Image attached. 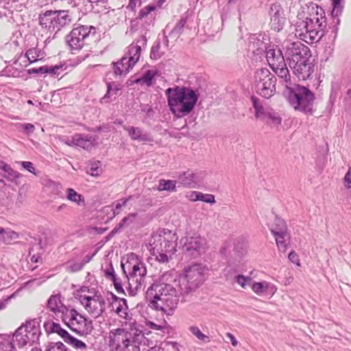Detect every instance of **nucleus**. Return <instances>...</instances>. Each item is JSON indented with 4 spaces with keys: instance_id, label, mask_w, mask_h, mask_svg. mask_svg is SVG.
<instances>
[{
    "instance_id": "1",
    "label": "nucleus",
    "mask_w": 351,
    "mask_h": 351,
    "mask_svg": "<svg viewBox=\"0 0 351 351\" xmlns=\"http://www.w3.org/2000/svg\"><path fill=\"white\" fill-rule=\"evenodd\" d=\"M142 343L149 346V340L134 324L128 328L111 329L108 335V345L110 351H140Z\"/></svg>"
},
{
    "instance_id": "2",
    "label": "nucleus",
    "mask_w": 351,
    "mask_h": 351,
    "mask_svg": "<svg viewBox=\"0 0 351 351\" xmlns=\"http://www.w3.org/2000/svg\"><path fill=\"white\" fill-rule=\"evenodd\" d=\"M309 16H298L295 23V36L306 43H317L325 34L327 22L322 8L312 7Z\"/></svg>"
},
{
    "instance_id": "3",
    "label": "nucleus",
    "mask_w": 351,
    "mask_h": 351,
    "mask_svg": "<svg viewBox=\"0 0 351 351\" xmlns=\"http://www.w3.org/2000/svg\"><path fill=\"white\" fill-rule=\"evenodd\" d=\"M179 291L170 284L155 282L146 291L149 306L167 315H171L179 302Z\"/></svg>"
},
{
    "instance_id": "4",
    "label": "nucleus",
    "mask_w": 351,
    "mask_h": 351,
    "mask_svg": "<svg viewBox=\"0 0 351 351\" xmlns=\"http://www.w3.org/2000/svg\"><path fill=\"white\" fill-rule=\"evenodd\" d=\"M168 106L172 114L181 118L189 114L198 99L197 90L190 87L176 86L165 90Z\"/></svg>"
},
{
    "instance_id": "5",
    "label": "nucleus",
    "mask_w": 351,
    "mask_h": 351,
    "mask_svg": "<svg viewBox=\"0 0 351 351\" xmlns=\"http://www.w3.org/2000/svg\"><path fill=\"white\" fill-rule=\"evenodd\" d=\"M121 266L128 280V292L130 295L135 296L145 282L147 274L145 264L132 253L128 256L125 262L121 261Z\"/></svg>"
},
{
    "instance_id": "6",
    "label": "nucleus",
    "mask_w": 351,
    "mask_h": 351,
    "mask_svg": "<svg viewBox=\"0 0 351 351\" xmlns=\"http://www.w3.org/2000/svg\"><path fill=\"white\" fill-rule=\"evenodd\" d=\"M206 271V268L201 264H193L184 267L178 278L180 295L185 297L195 292L205 281Z\"/></svg>"
},
{
    "instance_id": "7",
    "label": "nucleus",
    "mask_w": 351,
    "mask_h": 351,
    "mask_svg": "<svg viewBox=\"0 0 351 351\" xmlns=\"http://www.w3.org/2000/svg\"><path fill=\"white\" fill-rule=\"evenodd\" d=\"M149 250L161 263H168L169 258L176 251V245L171 232L165 230L154 232L149 241Z\"/></svg>"
},
{
    "instance_id": "8",
    "label": "nucleus",
    "mask_w": 351,
    "mask_h": 351,
    "mask_svg": "<svg viewBox=\"0 0 351 351\" xmlns=\"http://www.w3.org/2000/svg\"><path fill=\"white\" fill-rule=\"evenodd\" d=\"M287 94L289 104L295 110L305 114H313L315 96L309 88L299 84H293L287 90Z\"/></svg>"
},
{
    "instance_id": "9",
    "label": "nucleus",
    "mask_w": 351,
    "mask_h": 351,
    "mask_svg": "<svg viewBox=\"0 0 351 351\" xmlns=\"http://www.w3.org/2000/svg\"><path fill=\"white\" fill-rule=\"evenodd\" d=\"M72 20V15L66 10H46L38 16L39 24L42 28L56 33L69 25Z\"/></svg>"
},
{
    "instance_id": "10",
    "label": "nucleus",
    "mask_w": 351,
    "mask_h": 351,
    "mask_svg": "<svg viewBox=\"0 0 351 351\" xmlns=\"http://www.w3.org/2000/svg\"><path fill=\"white\" fill-rule=\"evenodd\" d=\"M61 319L70 330L80 336L90 334L93 329L92 320L86 318L74 308H69Z\"/></svg>"
},
{
    "instance_id": "11",
    "label": "nucleus",
    "mask_w": 351,
    "mask_h": 351,
    "mask_svg": "<svg viewBox=\"0 0 351 351\" xmlns=\"http://www.w3.org/2000/svg\"><path fill=\"white\" fill-rule=\"evenodd\" d=\"M40 335V322L37 319H33L27 321L25 324L22 325L16 330L13 341L21 348L28 343L38 341Z\"/></svg>"
},
{
    "instance_id": "12",
    "label": "nucleus",
    "mask_w": 351,
    "mask_h": 351,
    "mask_svg": "<svg viewBox=\"0 0 351 351\" xmlns=\"http://www.w3.org/2000/svg\"><path fill=\"white\" fill-rule=\"evenodd\" d=\"M96 29L92 25H79L66 35L65 40L71 51H79L86 44L89 38L94 36Z\"/></svg>"
},
{
    "instance_id": "13",
    "label": "nucleus",
    "mask_w": 351,
    "mask_h": 351,
    "mask_svg": "<svg viewBox=\"0 0 351 351\" xmlns=\"http://www.w3.org/2000/svg\"><path fill=\"white\" fill-rule=\"evenodd\" d=\"M276 77L267 69L257 70L255 75V86L258 94L269 99L276 92Z\"/></svg>"
},
{
    "instance_id": "14",
    "label": "nucleus",
    "mask_w": 351,
    "mask_h": 351,
    "mask_svg": "<svg viewBox=\"0 0 351 351\" xmlns=\"http://www.w3.org/2000/svg\"><path fill=\"white\" fill-rule=\"evenodd\" d=\"M180 243L184 254L191 258H198L207 249L206 239L197 234L186 235L181 239Z\"/></svg>"
},
{
    "instance_id": "15",
    "label": "nucleus",
    "mask_w": 351,
    "mask_h": 351,
    "mask_svg": "<svg viewBox=\"0 0 351 351\" xmlns=\"http://www.w3.org/2000/svg\"><path fill=\"white\" fill-rule=\"evenodd\" d=\"M253 107L255 109V117L266 122L271 127H278L282 122L279 114L269 106L262 105L259 99L253 96L251 98Z\"/></svg>"
},
{
    "instance_id": "16",
    "label": "nucleus",
    "mask_w": 351,
    "mask_h": 351,
    "mask_svg": "<svg viewBox=\"0 0 351 351\" xmlns=\"http://www.w3.org/2000/svg\"><path fill=\"white\" fill-rule=\"evenodd\" d=\"M78 299L86 311L95 318L99 317L105 311V299L98 292L93 296L80 295Z\"/></svg>"
},
{
    "instance_id": "17",
    "label": "nucleus",
    "mask_w": 351,
    "mask_h": 351,
    "mask_svg": "<svg viewBox=\"0 0 351 351\" xmlns=\"http://www.w3.org/2000/svg\"><path fill=\"white\" fill-rule=\"evenodd\" d=\"M285 56L289 66L298 63L302 59L308 58L311 56L309 48L300 41L287 42L285 45Z\"/></svg>"
},
{
    "instance_id": "18",
    "label": "nucleus",
    "mask_w": 351,
    "mask_h": 351,
    "mask_svg": "<svg viewBox=\"0 0 351 351\" xmlns=\"http://www.w3.org/2000/svg\"><path fill=\"white\" fill-rule=\"evenodd\" d=\"M269 14L270 16L271 28L276 32L282 30L287 20L281 5L277 3L271 4L269 8Z\"/></svg>"
},
{
    "instance_id": "19",
    "label": "nucleus",
    "mask_w": 351,
    "mask_h": 351,
    "mask_svg": "<svg viewBox=\"0 0 351 351\" xmlns=\"http://www.w3.org/2000/svg\"><path fill=\"white\" fill-rule=\"evenodd\" d=\"M95 139L89 134H75L69 138L65 143L69 146H77L86 150H90L95 145Z\"/></svg>"
},
{
    "instance_id": "20",
    "label": "nucleus",
    "mask_w": 351,
    "mask_h": 351,
    "mask_svg": "<svg viewBox=\"0 0 351 351\" xmlns=\"http://www.w3.org/2000/svg\"><path fill=\"white\" fill-rule=\"evenodd\" d=\"M293 73L299 80H307L314 71V65L309 61L308 58L302 59L298 63L289 66Z\"/></svg>"
},
{
    "instance_id": "21",
    "label": "nucleus",
    "mask_w": 351,
    "mask_h": 351,
    "mask_svg": "<svg viewBox=\"0 0 351 351\" xmlns=\"http://www.w3.org/2000/svg\"><path fill=\"white\" fill-rule=\"evenodd\" d=\"M147 45V39L143 36L133 42L129 47L125 55L130 59V64L135 65L139 60L141 51Z\"/></svg>"
},
{
    "instance_id": "22",
    "label": "nucleus",
    "mask_w": 351,
    "mask_h": 351,
    "mask_svg": "<svg viewBox=\"0 0 351 351\" xmlns=\"http://www.w3.org/2000/svg\"><path fill=\"white\" fill-rule=\"evenodd\" d=\"M266 58L271 69L285 66V58L280 49L268 47L265 49Z\"/></svg>"
},
{
    "instance_id": "23",
    "label": "nucleus",
    "mask_w": 351,
    "mask_h": 351,
    "mask_svg": "<svg viewBox=\"0 0 351 351\" xmlns=\"http://www.w3.org/2000/svg\"><path fill=\"white\" fill-rule=\"evenodd\" d=\"M61 294L57 293L51 295L47 301V308L56 316L60 315V318L64 314L69 307L65 306L61 300Z\"/></svg>"
},
{
    "instance_id": "24",
    "label": "nucleus",
    "mask_w": 351,
    "mask_h": 351,
    "mask_svg": "<svg viewBox=\"0 0 351 351\" xmlns=\"http://www.w3.org/2000/svg\"><path fill=\"white\" fill-rule=\"evenodd\" d=\"M202 178L201 174L188 170L178 176V182L184 186L195 187Z\"/></svg>"
},
{
    "instance_id": "25",
    "label": "nucleus",
    "mask_w": 351,
    "mask_h": 351,
    "mask_svg": "<svg viewBox=\"0 0 351 351\" xmlns=\"http://www.w3.org/2000/svg\"><path fill=\"white\" fill-rule=\"evenodd\" d=\"M1 170L3 171L4 174L3 177L7 180L14 183L16 185L20 184V178L23 177V175L14 170L10 165L6 164L3 161H0Z\"/></svg>"
},
{
    "instance_id": "26",
    "label": "nucleus",
    "mask_w": 351,
    "mask_h": 351,
    "mask_svg": "<svg viewBox=\"0 0 351 351\" xmlns=\"http://www.w3.org/2000/svg\"><path fill=\"white\" fill-rule=\"evenodd\" d=\"M271 69L285 83V86L287 90L293 86V84L291 82V76L286 64L285 66H278L277 67H274V69Z\"/></svg>"
},
{
    "instance_id": "27",
    "label": "nucleus",
    "mask_w": 351,
    "mask_h": 351,
    "mask_svg": "<svg viewBox=\"0 0 351 351\" xmlns=\"http://www.w3.org/2000/svg\"><path fill=\"white\" fill-rule=\"evenodd\" d=\"M123 129L126 130L128 135L134 141H148L149 136L147 133H143L140 128H135L132 126H123Z\"/></svg>"
},
{
    "instance_id": "28",
    "label": "nucleus",
    "mask_w": 351,
    "mask_h": 351,
    "mask_svg": "<svg viewBox=\"0 0 351 351\" xmlns=\"http://www.w3.org/2000/svg\"><path fill=\"white\" fill-rule=\"evenodd\" d=\"M115 300L118 301V306L116 307V313L122 318L130 320L131 317L128 313L127 300L124 298H119L116 295H113Z\"/></svg>"
},
{
    "instance_id": "29",
    "label": "nucleus",
    "mask_w": 351,
    "mask_h": 351,
    "mask_svg": "<svg viewBox=\"0 0 351 351\" xmlns=\"http://www.w3.org/2000/svg\"><path fill=\"white\" fill-rule=\"evenodd\" d=\"M156 10V6L154 5H148L141 9L138 13V19L141 20L147 19L149 21V25L153 23L154 19V13Z\"/></svg>"
},
{
    "instance_id": "30",
    "label": "nucleus",
    "mask_w": 351,
    "mask_h": 351,
    "mask_svg": "<svg viewBox=\"0 0 351 351\" xmlns=\"http://www.w3.org/2000/svg\"><path fill=\"white\" fill-rule=\"evenodd\" d=\"M276 239V245L280 251L285 252L287 249V245L285 241L286 239L289 238L288 232H282L278 233V232L275 231L274 233H271Z\"/></svg>"
},
{
    "instance_id": "31",
    "label": "nucleus",
    "mask_w": 351,
    "mask_h": 351,
    "mask_svg": "<svg viewBox=\"0 0 351 351\" xmlns=\"http://www.w3.org/2000/svg\"><path fill=\"white\" fill-rule=\"evenodd\" d=\"M185 24L186 20L184 19H180L175 25V27L169 30L168 36L177 39L182 33ZM165 37L167 38V36L165 35Z\"/></svg>"
},
{
    "instance_id": "32",
    "label": "nucleus",
    "mask_w": 351,
    "mask_h": 351,
    "mask_svg": "<svg viewBox=\"0 0 351 351\" xmlns=\"http://www.w3.org/2000/svg\"><path fill=\"white\" fill-rule=\"evenodd\" d=\"M66 199L71 202L76 203L78 205L84 204V197L77 193L74 189L69 188L66 191Z\"/></svg>"
},
{
    "instance_id": "33",
    "label": "nucleus",
    "mask_w": 351,
    "mask_h": 351,
    "mask_svg": "<svg viewBox=\"0 0 351 351\" xmlns=\"http://www.w3.org/2000/svg\"><path fill=\"white\" fill-rule=\"evenodd\" d=\"M0 236L3 241L9 243L12 241H14L19 238V234L11 230H5L0 227Z\"/></svg>"
},
{
    "instance_id": "34",
    "label": "nucleus",
    "mask_w": 351,
    "mask_h": 351,
    "mask_svg": "<svg viewBox=\"0 0 351 351\" xmlns=\"http://www.w3.org/2000/svg\"><path fill=\"white\" fill-rule=\"evenodd\" d=\"M342 1L343 0H332V10L331 12V15L334 19L337 20L336 23L337 24L340 22L339 16L341 14L343 11V5L341 4Z\"/></svg>"
},
{
    "instance_id": "35",
    "label": "nucleus",
    "mask_w": 351,
    "mask_h": 351,
    "mask_svg": "<svg viewBox=\"0 0 351 351\" xmlns=\"http://www.w3.org/2000/svg\"><path fill=\"white\" fill-rule=\"evenodd\" d=\"M102 172L100 161L91 162L86 168V173L92 176H98Z\"/></svg>"
},
{
    "instance_id": "36",
    "label": "nucleus",
    "mask_w": 351,
    "mask_h": 351,
    "mask_svg": "<svg viewBox=\"0 0 351 351\" xmlns=\"http://www.w3.org/2000/svg\"><path fill=\"white\" fill-rule=\"evenodd\" d=\"M270 230L271 233H274L275 231L278 232V233H280V232H288L286 222L284 219L278 217H276L274 225Z\"/></svg>"
},
{
    "instance_id": "37",
    "label": "nucleus",
    "mask_w": 351,
    "mask_h": 351,
    "mask_svg": "<svg viewBox=\"0 0 351 351\" xmlns=\"http://www.w3.org/2000/svg\"><path fill=\"white\" fill-rule=\"evenodd\" d=\"M177 181L160 180L158 186V191H175Z\"/></svg>"
},
{
    "instance_id": "38",
    "label": "nucleus",
    "mask_w": 351,
    "mask_h": 351,
    "mask_svg": "<svg viewBox=\"0 0 351 351\" xmlns=\"http://www.w3.org/2000/svg\"><path fill=\"white\" fill-rule=\"evenodd\" d=\"M156 75V72L152 70L147 71L145 74L136 80V83L145 84L147 86L152 84V80Z\"/></svg>"
},
{
    "instance_id": "39",
    "label": "nucleus",
    "mask_w": 351,
    "mask_h": 351,
    "mask_svg": "<svg viewBox=\"0 0 351 351\" xmlns=\"http://www.w3.org/2000/svg\"><path fill=\"white\" fill-rule=\"evenodd\" d=\"M66 343L69 344L73 348L76 350H80L82 351L86 350L88 348L87 345L84 342L80 339H77V338L73 337L72 335L69 337V339L66 341Z\"/></svg>"
},
{
    "instance_id": "40",
    "label": "nucleus",
    "mask_w": 351,
    "mask_h": 351,
    "mask_svg": "<svg viewBox=\"0 0 351 351\" xmlns=\"http://www.w3.org/2000/svg\"><path fill=\"white\" fill-rule=\"evenodd\" d=\"M245 253L246 251L244 248L241 247V249H238V247H234L230 254V261H231L232 263L240 262Z\"/></svg>"
},
{
    "instance_id": "41",
    "label": "nucleus",
    "mask_w": 351,
    "mask_h": 351,
    "mask_svg": "<svg viewBox=\"0 0 351 351\" xmlns=\"http://www.w3.org/2000/svg\"><path fill=\"white\" fill-rule=\"evenodd\" d=\"M189 331L195 335L199 340L203 342H209L210 338L208 336L203 334L197 326H193L189 328Z\"/></svg>"
},
{
    "instance_id": "42",
    "label": "nucleus",
    "mask_w": 351,
    "mask_h": 351,
    "mask_svg": "<svg viewBox=\"0 0 351 351\" xmlns=\"http://www.w3.org/2000/svg\"><path fill=\"white\" fill-rule=\"evenodd\" d=\"M40 56V51L36 48L29 49L25 53V57L27 58L29 63L37 61Z\"/></svg>"
},
{
    "instance_id": "43",
    "label": "nucleus",
    "mask_w": 351,
    "mask_h": 351,
    "mask_svg": "<svg viewBox=\"0 0 351 351\" xmlns=\"http://www.w3.org/2000/svg\"><path fill=\"white\" fill-rule=\"evenodd\" d=\"M45 351H68L66 347L60 341L51 342L46 346Z\"/></svg>"
},
{
    "instance_id": "44",
    "label": "nucleus",
    "mask_w": 351,
    "mask_h": 351,
    "mask_svg": "<svg viewBox=\"0 0 351 351\" xmlns=\"http://www.w3.org/2000/svg\"><path fill=\"white\" fill-rule=\"evenodd\" d=\"M269 285V283L267 282H254L252 285V289L254 293L260 295L264 293L266 289H268Z\"/></svg>"
},
{
    "instance_id": "45",
    "label": "nucleus",
    "mask_w": 351,
    "mask_h": 351,
    "mask_svg": "<svg viewBox=\"0 0 351 351\" xmlns=\"http://www.w3.org/2000/svg\"><path fill=\"white\" fill-rule=\"evenodd\" d=\"M163 53L164 52L160 51V43H155L151 49L150 58L153 60H157L160 58L163 55Z\"/></svg>"
},
{
    "instance_id": "46",
    "label": "nucleus",
    "mask_w": 351,
    "mask_h": 351,
    "mask_svg": "<svg viewBox=\"0 0 351 351\" xmlns=\"http://www.w3.org/2000/svg\"><path fill=\"white\" fill-rule=\"evenodd\" d=\"M84 267L82 262L69 261L66 265V271L71 273L80 271Z\"/></svg>"
},
{
    "instance_id": "47",
    "label": "nucleus",
    "mask_w": 351,
    "mask_h": 351,
    "mask_svg": "<svg viewBox=\"0 0 351 351\" xmlns=\"http://www.w3.org/2000/svg\"><path fill=\"white\" fill-rule=\"evenodd\" d=\"M137 214L136 213H131L128 216L125 217L122 219V220L117 225L119 228L121 229L125 225H129L134 221V219L136 218Z\"/></svg>"
},
{
    "instance_id": "48",
    "label": "nucleus",
    "mask_w": 351,
    "mask_h": 351,
    "mask_svg": "<svg viewBox=\"0 0 351 351\" xmlns=\"http://www.w3.org/2000/svg\"><path fill=\"white\" fill-rule=\"evenodd\" d=\"M117 63L120 64L123 69L125 68V70L123 71L125 72H129L130 70L134 66L130 64V59L126 55H125L121 58L120 62H117Z\"/></svg>"
},
{
    "instance_id": "49",
    "label": "nucleus",
    "mask_w": 351,
    "mask_h": 351,
    "mask_svg": "<svg viewBox=\"0 0 351 351\" xmlns=\"http://www.w3.org/2000/svg\"><path fill=\"white\" fill-rule=\"evenodd\" d=\"M132 199V196L126 199H120L115 205V208L113 209V215L114 216L117 215L119 213L122 207L125 206L127 202Z\"/></svg>"
},
{
    "instance_id": "50",
    "label": "nucleus",
    "mask_w": 351,
    "mask_h": 351,
    "mask_svg": "<svg viewBox=\"0 0 351 351\" xmlns=\"http://www.w3.org/2000/svg\"><path fill=\"white\" fill-rule=\"evenodd\" d=\"M18 163H20L22 167L29 172L37 176L38 173L36 171V168L34 166V164L32 162L29 161H22V162H18Z\"/></svg>"
},
{
    "instance_id": "51",
    "label": "nucleus",
    "mask_w": 351,
    "mask_h": 351,
    "mask_svg": "<svg viewBox=\"0 0 351 351\" xmlns=\"http://www.w3.org/2000/svg\"><path fill=\"white\" fill-rule=\"evenodd\" d=\"M88 1L90 3L93 8L99 7L101 9H105L108 0H88Z\"/></svg>"
},
{
    "instance_id": "52",
    "label": "nucleus",
    "mask_w": 351,
    "mask_h": 351,
    "mask_svg": "<svg viewBox=\"0 0 351 351\" xmlns=\"http://www.w3.org/2000/svg\"><path fill=\"white\" fill-rule=\"evenodd\" d=\"M19 128L22 129L27 134L33 133L35 130L34 125L32 123L19 124Z\"/></svg>"
},
{
    "instance_id": "53",
    "label": "nucleus",
    "mask_w": 351,
    "mask_h": 351,
    "mask_svg": "<svg viewBox=\"0 0 351 351\" xmlns=\"http://www.w3.org/2000/svg\"><path fill=\"white\" fill-rule=\"evenodd\" d=\"M252 278L250 277H245L243 275H238L236 277L237 282L243 288H245L247 282H250Z\"/></svg>"
},
{
    "instance_id": "54",
    "label": "nucleus",
    "mask_w": 351,
    "mask_h": 351,
    "mask_svg": "<svg viewBox=\"0 0 351 351\" xmlns=\"http://www.w3.org/2000/svg\"><path fill=\"white\" fill-rule=\"evenodd\" d=\"M199 200L210 203V204H214L215 202V196L211 194H203L201 193Z\"/></svg>"
},
{
    "instance_id": "55",
    "label": "nucleus",
    "mask_w": 351,
    "mask_h": 351,
    "mask_svg": "<svg viewBox=\"0 0 351 351\" xmlns=\"http://www.w3.org/2000/svg\"><path fill=\"white\" fill-rule=\"evenodd\" d=\"M60 71H63V65H55V66H49V72L48 73H51L52 75H59L60 74Z\"/></svg>"
},
{
    "instance_id": "56",
    "label": "nucleus",
    "mask_w": 351,
    "mask_h": 351,
    "mask_svg": "<svg viewBox=\"0 0 351 351\" xmlns=\"http://www.w3.org/2000/svg\"><path fill=\"white\" fill-rule=\"evenodd\" d=\"M344 185L347 189L351 188V167H349L347 173L344 176Z\"/></svg>"
},
{
    "instance_id": "57",
    "label": "nucleus",
    "mask_w": 351,
    "mask_h": 351,
    "mask_svg": "<svg viewBox=\"0 0 351 351\" xmlns=\"http://www.w3.org/2000/svg\"><path fill=\"white\" fill-rule=\"evenodd\" d=\"M112 281L113 282L114 288L118 293H124V290L122 287L121 280H120V278H117Z\"/></svg>"
},
{
    "instance_id": "58",
    "label": "nucleus",
    "mask_w": 351,
    "mask_h": 351,
    "mask_svg": "<svg viewBox=\"0 0 351 351\" xmlns=\"http://www.w3.org/2000/svg\"><path fill=\"white\" fill-rule=\"evenodd\" d=\"M288 258L291 263L296 264L298 266L300 265L299 256L294 251L289 254Z\"/></svg>"
},
{
    "instance_id": "59",
    "label": "nucleus",
    "mask_w": 351,
    "mask_h": 351,
    "mask_svg": "<svg viewBox=\"0 0 351 351\" xmlns=\"http://www.w3.org/2000/svg\"><path fill=\"white\" fill-rule=\"evenodd\" d=\"M105 276L110 279V280H113L117 278V275L115 274L114 270L112 266L108 269L105 271Z\"/></svg>"
},
{
    "instance_id": "60",
    "label": "nucleus",
    "mask_w": 351,
    "mask_h": 351,
    "mask_svg": "<svg viewBox=\"0 0 351 351\" xmlns=\"http://www.w3.org/2000/svg\"><path fill=\"white\" fill-rule=\"evenodd\" d=\"M57 334H58L64 340V341L66 343V341L69 339V337L71 336L65 329L61 328L58 331Z\"/></svg>"
},
{
    "instance_id": "61",
    "label": "nucleus",
    "mask_w": 351,
    "mask_h": 351,
    "mask_svg": "<svg viewBox=\"0 0 351 351\" xmlns=\"http://www.w3.org/2000/svg\"><path fill=\"white\" fill-rule=\"evenodd\" d=\"M125 70V68L123 69L121 67L120 64H119L117 62L114 66V71L116 75H125L128 73L129 72H125L123 71Z\"/></svg>"
},
{
    "instance_id": "62",
    "label": "nucleus",
    "mask_w": 351,
    "mask_h": 351,
    "mask_svg": "<svg viewBox=\"0 0 351 351\" xmlns=\"http://www.w3.org/2000/svg\"><path fill=\"white\" fill-rule=\"evenodd\" d=\"M201 193L197 191H191L187 195L188 198L193 202L199 200Z\"/></svg>"
},
{
    "instance_id": "63",
    "label": "nucleus",
    "mask_w": 351,
    "mask_h": 351,
    "mask_svg": "<svg viewBox=\"0 0 351 351\" xmlns=\"http://www.w3.org/2000/svg\"><path fill=\"white\" fill-rule=\"evenodd\" d=\"M49 72V66H40L38 69H32L31 70V73H48Z\"/></svg>"
},
{
    "instance_id": "64",
    "label": "nucleus",
    "mask_w": 351,
    "mask_h": 351,
    "mask_svg": "<svg viewBox=\"0 0 351 351\" xmlns=\"http://www.w3.org/2000/svg\"><path fill=\"white\" fill-rule=\"evenodd\" d=\"M112 86L109 84L108 85V91H107L106 94L101 99V103L104 104V103L108 102V99L110 97V91H112Z\"/></svg>"
}]
</instances>
